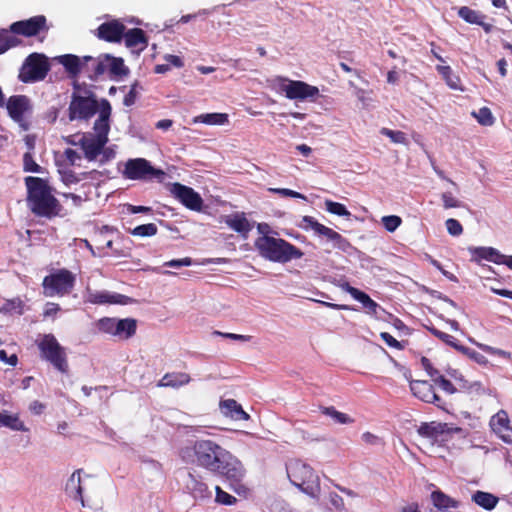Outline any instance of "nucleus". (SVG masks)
Returning <instances> with one entry per match:
<instances>
[{
  "label": "nucleus",
  "mask_w": 512,
  "mask_h": 512,
  "mask_svg": "<svg viewBox=\"0 0 512 512\" xmlns=\"http://www.w3.org/2000/svg\"><path fill=\"white\" fill-rule=\"evenodd\" d=\"M180 456L185 462H195L198 466L239 482L244 476L241 462L228 450L209 439L194 441L191 447L181 449Z\"/></svg>",
  "instance_id": "nucleus-1"
},
{
  "label": "nucleus",
  "mask_w": 512,
  "mask_h": 512,
  "mask_svg": "<svg viewBox=\"0 0 512 512\" xmlns=\"http://www.w3.org/2000/svg\"><path fill=\"white\" fill-rule=\"evenodd\" d=\"M27 203L31 212L37 217L52 219L60 215L62 205L52 194L48 182L39 177L25 178Z\"/></svg>",
  "instance_id": "nucleus-2"
},
{
  "label": "nucleus",
  "mask_w": 512,
  "mask_h": 512,
  "mask_svg": "<svg viewBox=\"0 0 512 512\" xmlns=\"http://www.w3.org/2000/svg\"><path fill=\"white\" fill-rule=\"evenodd\" d=\"M111 105L107 99L101 100V108L99 117L93 125V132L81 133L78 140L80 147L84 153V157L88 161H95L101 154L103 147L109 141L108 134L110 131V115Z\"/></svg>",
  "instance_id": "nucleus-3"
},
{
  "label": "nucleus",
  "mask_w": 512,
  "mask_h": 512,
  "mask_svg": "<svg viewBox=\"0 0 512 512\" xmlns=\"http://www.w3.org/2000/svg\"><path fill=\"white\" fill-rule=\"evenodd\" d=\"M254 245L261 257L275 263L284 264L304 255L301 249L290 242L269 235L258 237Z\"/></svg>",
  "instance_id": "nucleus-4"
},
{
  "label": "nucleus",
  "mask_w": 512,
  "mask_h": 512,
  "mask_svg": "<svg viewBox=\"0 0 512 512\" xmlns=\"http://www.w3.org/2000/svg\"><path fill=\"white\" fill-rule=\"evenodd\" d=\"M74 91L71 95V101L68 107V118L74 120H89L101 108L95 94L88 89H82L77 82L73 84Z\"/></svg>",
  "instance_id": "nucleus-5"
},
{
  "label": "nucleus",
  "mask_w": 512,
  "mask_h": 512,
  "mask_svg": "<svg viewBox=\"0 0 512 512\" xmlns=\"http://www.w3.org/2000/svg\"><path fill=\"white\" fill-rule=\"evenodd\" d=\"M286 469L288 478L294 486L311 497L318 496L320 480L311 466L299 459H295L288 463Z\"/></svg>",
  "instance_id": "nucleus-6"
},
{
  "label": "nucleus",
  "mask_w": 512,
  "mask_h": 512,
  "mask_svg": "<svg viewBox=\"0 0 512 512\" xmlns=\"http://www.w3.org/2000/svg\"><path fill=\"white\" fill-rule=\"evenodd\" d=\"M42 360L50 363L54 369L62 374L69 371L66 349L61 346L53 334H45L37 343Z\"/></svg>",
  "instance_id": "nucleus-7"
},
{
  "label": "nucleus",
  "mask_w": 512,
  "mask_h": 512,
  "mask_svg": "<svg viewBox=\"0 0 512 512\" xmlns=\"http://www.w3.org/2000/svg\"><path fill=\"white\" fill-rule=\"evenodd\" d=\"M76 284V275L66 268L57 269L46 275L42 282L44 294L49 297L69 295Z\"/></svg>",
  "instance_id": "nucleus-8"
},
{
  "label": "nucleus",
  "mask_w": 512,
  "mask_h": 512,
  "mask_svg": "<svg viewBox=\"0 0 512 512\" xmlns=\"http://www.w3.org/2000/svg\"><path fill=\"white\" fill-rule=\"evenodd\" d=\"M50 70L48 58L39 53L30 54L23 63L19 80L23 83H32L45 79Z\"/></svg>",
  "instance_id": "nucleus-9"
},
{
  "label": "nucleus",
  "mask_w": 512,
  "mask_h": 512,
  "mask_svg": "<svg viewBox=\"0 0 512 512\" xmlns=\"http://www.w3.org/2000/svg\"><path fill=\"white\" fill-rule=\"evenodd\" d=\"M124 176L130 180H153L162 182L166 176L160 168H155L145 158L129 159L124 168Z\"/></svg>",
  "instance_id": "nucleus-10"
},
{
  "label": "nucleus",
  "mask_w": 512,
  "mask_h": 512,
  "mask_svg": "<svg viewBox=\"0 0 512 512\" xmlns=\"http://www.w3.org/2000/svg\"><path fill=\"white\" fill-rule=\"evenodd\" d=\"M280 91L290 100H314L319 95V89L304 81L283 79Z\"/></svg>",
  "instance_id": "nucleus-11"
},
{
  "label": "nucleus",
  "mask_w": 512,
  "mask_h": 512,
  "mask_svg": "<svg viewBox=\"0 0 512 512\" xmlns=\"http://www.w3.org/2000/svg\"><path fill=\"white\" fill-rule=\"evenodd\" d=\"M302 222L306 224L304 226V229L310 228L316 234L326 237L329 241L333 243L334 248L339 249L343 252H347L352 247L351 243L340 233L319 223L314 217L304 216L302 218Z\"/></svg>",
  "instance_id": "nucleus-12"
},
{
  "label": "nucleus",
  "mask_w": 512,
  "mask_h": 512,
  "mask_svg": "<svg viewBox=\"0 0 512 512\" xmlns=\"http://www.w3.org/2000/svg\"><path fill=\"white\" fill-rule=\"evenodd\" d=\"M410 390L419 400L446 410V402L436 394L434 385L431 382L427 380H413L410 382Z\"/></svg>",
  "instance_id": "nucleus-13"
},
{
  "label": "nucleus",
  "mask_w": 512,
  "mask_h": 512,
  "mask_svg": "<svg viewBox=\"0 0 512 512\" xmlns=\"http://www.w3.org/2000/svg\"><path fill=\"white\" fill-rule=\"evenodd\" d=\"M47 20L44 15L33 16L27 20L16 21L10 25V31L16 35L33 37L41 31H47Z\"/></svg>",
  "instance_id": "nucleus-14"
},
{
  "label": "nucleus",
  "mask_w": 512,
  "mask_h": 512,
  "mask_svg": "<svg viewBox=\"0 0 512 512\" xmlns=\"http://www.w3.org/2000/svg\"><path fill=\"white\" fill-rule=\"evenodd\" d=\"M171 194L186 208L193 211H200L203 207V199L193 188L181 183H173L170 188Z\"/></svg>",
  "instance_id": "nucleus-15"
},
{
  "label": "nucleus",
  "mask_w": 512,
  "mask_h": 512,
  "mask_svg": "<svg viewBox=\"0 0 512 512\" xmlns=\"http://www.w3.org/2000/svg\"><path fill=\"white\" fill-rule=\"evenodd\" d=\"M86 302L95 305H128L135 302V300L129 296L109 292V291H98V290H87Z\"/></svg>",
  "instance_id": "nucleus-16"
},
{
  "label": "nucleus",
  "mask_w": 512,
  "mask_h": 512,
  "mask_svg": "<svg viewBox=\"0 0 512 512\" xmlns=\"http://www.w3.org/2000/svg\"><path fill=\"white\" fill-rule=\"evenodd\" d=\"M461 431L460 427H451L448 423L436 421L422 422L417 428V433L423 437L433 441H438L443 435H451Z\"/></svg>",
  "instance_id": "nucleus-17"
},
{
  "label": "nucleus",
  "mask_w": 512,
  "mask_h": 512,
  "mask_svg": "<svg viewBox=\"0 0 512 512\" xmlns=\"http://www.w3.org/2000/svg\"><path fill=\"white\" fill-rule=\"evenodd\" d=\"M489 425L492 431L506 444H512V427L508 413L501 409L494 414Z\"/></svg>",
  "instance_id": "nucleus-18"
},
{
  "label": "nucleus",
  "mask_w": 512,
  "mask_h": 512,
  "mask_svg": "<svg viewBox=\"0 0 512 512\" xmlns=\"http://www.w3.org/2000/svg\"><path fill=\"white\" fill-rule=\"evenodd\" d=\"M108 54H101L98 57H83V73L90 80L96 81L107 72Z\"/></svg>",
  "instance_id": "nucleus-19"
},
{
  "label": "nucleus",
  "mask_w": 512,
  "mask_h": 512,
  "mask_svg": "<svg viewBox=\"0 0 512 512\" xmlns=\"http://www.w3.org/2000/svg\"><path fill=\"white\" fill-rule=\"evenodd\" d=\"M126 27L119 20H111L102 23L97 28L96 36L106 42L117 43L123 38Z\"/></svg>",
  "instance_id": "nucleus-20"
},
{
  "label": "nucleus",
  "mask_w": 512,
  "mask_h": 512,
  "mask_svg": "<svg viewBox=\"0 0 512 512\" xmlns=\"http://www.w3.org/2000/svg\"><path fill=\"white\" fill-rule=\"evenodd\" d=\"M9 116L15 122H21L26 111L30 109L29 98L25 95L10 96L6 103Z\"/></svg>",
  "instance_id": "nucleus-21"
},
{
  "label": "nucleus",
  "mask_w": 512,
  "mask_h": 512,
  "mask_svg": "<svg viewBox=\"0 0 512 512\" xmlns=\"http://www.w3.org/2000/svg\"><path fill=\"white\" fill-rule=\"evenodd\" d=\"M123 38L126 47L138 54L144 51L148 45V38L141 28H132L124 31Z\"/></svg>",
  "instance_id": "nucleus-22"
},
{
  "label": "nucleus",
  "mask_w": 512,
  "mask_h": 512,
  "mask_svg": "<svg viewBox=\"0 0 512 512\" xmlns=\"http://www.w3.org/2000/svg\"><path fill=\"white\" fill-rule=\"evenodd\" d=\"M471 261L480 264L482 260L501 265L502 253L493 247H470Z\"/></svg>",
  "instance_id": "nucleus-23"
},
{
  "label": "nucleus",
  "mask_w": 512,
  "mask_h": 512,
  "mask_svg": "<svg viewBox=\"0 0 512 512\" xmlns=\"http://www.w3.org/2000/svg\"><path fill=\"white\" fill-rule=\"evenodd\" d=\"M186 488L195 499H206L211 497V491L207 484L203 482L200 476H196L193 473L188 474Z\"/></svg>",
  "instance_id": "nucleus-24"
},
{
  "label": "nucleus",
  "mask_w": 512,
  "mask_h": 512,
  "mask_svg": "<svg viewBox=\"0 0 512 512\" xmlns=\"http://www.w3.org/2000/svg\"><path fill=\"white\" fill-rule=\"evenodd\" d=\"M114 337L119 340H128L132 338L137 331V320L134 318L117 319L115 322Z\"/></svg>",
  "instance_id": "nucleus-25"
},
{
  "label": "nucleus",
  "mask_w": 512,
  "mask_h": 512,
  "mask_svg": "<svg viewBox=\"0 0 512 512\" xmlns=\"http://www.w3.org/2000/svg\"><path fill=\"white\" fill-rule=\"evenodd\" d=\"M81 471V469H78L75 472H73V474L66 483L65 491L70 498L76 501H80L82 506L85 507V502L83 498V486L81 484L80 477Z\"/></svg>",
  "instance_id": "nucleus-26"
},
{
  "label": "nucleus",
  "mask_w": 512,
  "mask_h": 512,
  "mask_svg": "<svg viewBox=\"0 0 512 512\" xmlns=\"http://www.w3.org/2000/svg\"><path fill=\"white\" fill-rule=\"evenodd\" d=\"M433 506L439 511H447L449 509H456L460 506V502L449 495L445 494L440 489L432 491L430 495Z\"/></svg>",
  "instance_id": "nucleus-27"
},
{
  "label": "nucleus",
  "mask_w": 512,
  "mask_h": 512,
  "mask_svg": "<svg viewBox=\"0 0 512 512\" xmlns=\"http://www.w3.org/2000/svg\"><path fill=\"white\" fill-rule=\"evenodd\" d=\"M221 412L230 417L233 420H248L250 418L249 414L246 413L242 406L237 403L234 399H226L220 402Z\"/></svg>",
  "instance_id": "nucleus-28"
},
{
  "label": "nucleus",
  "mask_w": 512,
  "mask_h": 512,
  "mask_svg": "<svg viewBox=\"0 0 512 512\" xmlns=\"http://www.w3.org/2000/svg\"><path fill=\"white\" fill-rule=\"evenodd\" d=\"M191 381L189 374L184 372H170L166 373L157 383V387H171L179 388L188 384Z\"/></svg>",
  "instance_id": "nucleus-29"
},
{
  "label": "nucleus",
  "mask_w": 512,
  "mask_h": 512,
  "mask_svg": "<svg viewBox=\"0 0 512 512\" xmlns=\"http://www.w3.org/2000/svg\"><path fill=\"white\" fill-rule=\"evenodd\" d=\"M57 60L62 64L65 70L72 76H77L83 72V57L74 54H65L57 57Z\"/></svg>",
  "instance_id": "nucleus-30"
},
{
  "label": "nucleus",
  "mask_w": 512,
  "mask_h": 512,
  "mask_svg": "<svg viewBox=\"0 0 512 512\" xmlns=\"http://www.w3.org/2000/svg\"><path fill=\"white\" fill-rule=\"evenodd\" d=\"M107 72L111 79H116L127 76L130 70L124 64V60L121 57H114L108 54Z\"/></svg>",
  "instance_id": "nucleus-31"
},
{
  "label": "nucleus",
  "mask_w": 512,
  "mask_h": 512,
  "mask_svg": "<svg viewBox=\"0 0 512 512\" xmlns=\"http://www.w3.org/2000/svg\"><path fill=\"white\" fill-rule=\"evenodd\" d=\"M472 501L485 510H493L499 502V498L492 493L476 491L472 494Z\"/></svg>",
  "instance_id": "nucleus-32"
},
{
  "label": "nucleus",
  "mask_w": 512,
  "mask_h": 512,
  "mask_svg": "<svg viewBox=\"0 0 512 512\" xmlns=\"http://www.w3.org/2000/svg\"><path fill=\"white\" fill-rule=\"evenodd\" d=\"M193 123H203L206 125H225L229 123V116L227 113H206L194 117Z\"/></svg>",
  "instance_id": "nucleus-33"
},
{
  "label": "nucleus",
  "mask_w": 512,
  "mask_h": 512,
  "mask_svg": "<svg viewBox=\"0 0 512 512\" xmlns=\"http://www.w3.org/2000/svg\"><path fill=\"white\" fill-rule=\"evenodd\" d=\"M0 427H7L14 431H28V428L25 424L20 420L17 414L10 415L7 412H0Z\"/></svg>",
  "instance_id": "nucleus-34"
},
{
  "label": "nucleus",
  "mask_w": 512,
  "mask_h": 512,
  "mask_svg": "<svg viewBox=\"0 0 512 512\" xmlns=\"http://www.w3.org/2000/svg\"><path fill=\"white\" fill-rule=\"evenodd\" d=\"M226 224L234 231L243 235H247L248 232L251 230V225L247 218L245 217L244 213L236 214L233 215L232 217H229L226 220Z\"/></svg>",
  "instance_id": "nucleus-35"
},
{
  "label": "nucleus",
  "mask_w": 512,
  "mask_h": 512,
  "mask_svg": "<svg viewBox=\"0 0 512 512\" xmlns=\"http://www.w3.org/2000/svg\"><path fill=\"white\" fill-rule=\"evenodd\" d=\"M25 303L20 297L8 299L0 307V314L3 315H22L24 313Z\"/></svg>",
  "instance_id": "nucleus-36"
},
{
  "label": "nucleus",
  "mask_w": 512,
  "mask_h": 512,
  "mask_svg": "<svg viewBox=\"0 0 512 512\" xmlns=\"http://www.w3.org/2000/svg\"><path fill=\"white\" fill-rule=\"evenodd\" d=\"M22 41L9 29H0V54L17 47Z\"/></svg>",
  "instance_id": "nucleus-37"
},
{
  "label": "nucleus",
  "mask_w": 512,
  "mask_h": 512,
  "mask_svg": "<svg viewBox=\"0 0 512 512\" xmlns=\"http://www.w3.org/2000/svg\"><path fill=\"white\" fill-rule=\"evenodd\" d=\"M425 328L433 335L435 336L436 338H438L440 341H442L443 343H445L446 345L454 348L455 350L457 351H460V346H462L461 344H459L458 340L453 337L452 335L450 334H447L445 332H442L440 331L439 329H437L435 326L433 325H425Z\"/></svg>",
  "instance_id": "nucleus-38"
},
{
  "label": "nucleus",
  "mask_w": 512,
  "mask_h": 512,
  "mask_svg": "<svg viewBox=\"0 0 512 512\" xmlns=\"http://www.w3.org/2000/svg\"><path fill=\"white\" fill-rule=\"evenodd\" d=\"M458 16L469 24H478L480 19H485L486 16L480 14L478 11L471 9L468 6H462L458 9Z\"/></svg>",
  "instance_id": "nucleus-39"
},
{
  "label": "nucleus",
  "mask_w": 512,
  "mask_h": 512,
  "mask_svg": "<svg viewBox=\"0 0 512 512\" xmlns=\"http://www.w3.org/2000/svg\"><path fill=\"white\" fill-rule=\"evenodd\" d=\"M115 322L116 318L114 317H102L98 319L94 325L98 332L108 334L114 337Z\"/></svg>",
  "instance_id": "nucleus-40"
},
{
  "label": "nucleus",
  "mask_w": 512,
  "mask_h": 512,
  "mask_svg": "<svg viewBox=\"0 0 512 512\" xmlns=\"http://www.w3.org/2000/svg\"><path fill=\"white\" fill-rule=\"evenodd\" d=\"M128 232L137 237H151L157 234L158 228L154 223H147L129 229Z\"/></svg>",
  "instance_id": "nucleus-41"
},
{
  "label": "nucleus",
  "mask_w": 512,
  "mask_h": 512,
  "mask_svg": "<svg viewBox=\"0 0 512 512\" xmlns=\"http://www.w3.org/2000/svg\"><path fill=\"white\" fill-rule=\"evenodd\" d=\"M321 412L327 416L332 417L337 423L340 424H350L354 422V420L350 416L340 411H337L333 406L323 407L321 408Z\"/></svg>",
  "instance_id": "nucleus-42"
},
{
  "label": "nucleus",
  "mask_w": 512,
  "mask_h": 512,
  "mask_svg": "<svg viewBox=\"0 0 512 512\" xmlns=\"http://www.w3.org/2000/svg\"><path fill=\"white\" fill-rule=\"evenodd\" d=\"M472 115L482 126H492L495 122V118L488 107H482L478 112H472Z\"/></svg>",
  "instance_id": "nucleus-43"
},
{
  "label": "nucleus",
  "mask_w": 512,
  "mask_h": 512,
  "mask_svg": "<svg viewBox=\"0 0 512 512\" xmlns=\"http://www.w3.org/2000/svg\"><path fill=\"white\" fill-rule=\"evenodd\" d=\"M380 133L386 137H388L393 143L396 144H407V137L403 131L400 130H391L389 128L383 127L380 130Z\"/></svg>",
  "instance_id": "nucleus-44"
},
{
  "label": "nucleus",
  "mask_w": 512,
  "mask_h": 512,
  "mask_svg": "<svg viewBox=\"0 0 512 512\" xmlns=\"http://www.w3.org/2000/svg\"><path fill=\"white\" fill-rule=\"evenodd\" d=\"M325 206L328 212L338 216H350V212L347 210L345 205L332 200H326Z\"/></svg>",
  "instance_id": "nucleus-45"
},
{
  "label": "nucleus",
  "mask_w": 512,
  "mask_h": 512,
  "mask_svg": "<svg viewBox=\"0 0 512 512\" xmlns=\"http://www.w3.org/2000/svg\"><path fill=\"white\" fill-rule=\"evenodd\" d=\"M23 169L25 172L41 173L42 168L35 162L30 151L23 155Z\"/></svg>",
  "instance_id": "nucleus-46"
},
{
  "label": "nucleus",
  "mask_w": 512,
  "mask_h": 512,
  "mask_svg": "<svg viewBox=\"0 0 512 512\" xmlns=\"http://www.w3.org/2000/svg\"><path fill=\"white\" fill-rule=\"evenodd\" d=\"M459 348H460L459 352L468 356L470 359H472L476 363H478L480 365H486L488 363L487 358L483 354H481L473 349H470L469 347H466L464 345L460 346Z\"/></svg>",
  "instance_id": "nucleus-47"
},
{
  "label": "nucleus",
  "mask_w": 512,
  "mask_h": 512,
  "mask_svg": "<svg viewBox=\"0 0 512 512\" xmlns=\"http://www.w3.org/2000/svg\"><path fill=\"white\" fill-rule=\"evenodd\" d=\"M138 89H142L138 81H135L131 87L129 92L125 95L123 99V104L127 107L132 106L135 104L137 96H138Z\"/></svg>",
  "instance_id": "nucleus-48"
},
{
  "label": "nucleus",
  "mask_w": 512,
  "mask_h": 512,
  "mask_svg": "<svg viewBox=\"0 0 512 512\" xmlns=\"http://www.w3.org/2000/svg\"><path fill=\"white\" fill-rule=\"evenodd\" d=\"M402 223V219L396 215L384 216L382 218V224L385 229L389 232H394Z\"/></svg>",
  "instance_id": "nucleus-49"
},
{
  "label": "nucleus",
  "mask_w": 512,
  "mask_h": 512,
  "mask_svg": "<svg viewBox=\"0 0 512 512\" xmlns=\"http://www.w3.org/2000/svg\"><path fill=\"white\" fill-rule=\"evenodd\" d=\"M216 502L223 505H233L237 502L236 497L230 495L229 493L223 491L219 486H216Z\"/></svg>",
  "instance_id": "nucleus-50"
},
{
  "label": "nucleus",
  "mask_w": 512,
  "mask_h": 512,
  "mask_svg": "<svg viewBox=\"0 0 512 512\" xmlns=\"http://www.w3.org/2000/svg\"><path fill=\"white\" fill-rule=\"evenodd\" d=\"M359 301L364 308H366L371 313H376L378 304L370 298L368 294L362 291V293L359 295V297L356 299Z\"/></svg>",
  "instance_id": "nucleus-51"
},
{
  "label": "nucleus",
  "mask_w": 512,
  "mask_h": 512,
  "mask_svg": "<svg viewBox=\"0 0 512 512\" xmlns=\"http://www.w3.org/2000/svg\"><path fill=\"white\" fill-rule=\"evenodd\" d=\"M445 226L448 233L452 236H459L463 233V227L461 223L454 218L447 219L445 222Z\"/></svg>",
  "instance_id": "nucleus-52"
},
{
  "label": "nucleus",
  "mask_w": 512,
  "mask_h": 512,
  "mask_svg": "<svg viewBox=\"0 0 512 512\" xmlns=\"http://www.w3.org/2000/svg\"><path fill=\"white\" fill-rule=\"evenodd\" d=\"M478 347L490 354V355H495V356H499V357H502V358H506V359H510L511 358V353L508 352V351H505V350H502V349H499V348H495V347H492V346H489V345H486V344H478Z\"/></svg>",
  "instance_id": "nucleus-53"
},
{
  "label": "nucleus",
  "mask_w": 512,
  "mask_h": 512,
  "mask_svg": "<svg viewBox=\"0 0 512 512\" xmlns=\"http://www.w3.org/2000/svg\"><path fill=\"white\" fill-rule=\"evenodd\" d=\"M434 384L438 385L444 392L448 394H454L457 391L453 383L446 379L444 376L435 378Z\"/></svg>",
  "instance_id": "nucleus-54"
},
{
  "label": "nucleus",
  "mask_w": 512,
  "mask_h": 512,
  "mask_svg": "<svg viewBox=\"0 0 512 512\" xmlns=\"http://www.w3.org/2000/svg\"><path fill=\"white\" fill-rule=\"evenodd\" d=\"M441 199L445 209L458 208L462 206L461 201L455 198L450 192L443 193Z\"/></svg>",
  "instance_id": "nucleus-55"
},
{
  "label": "nucleus",
  "mask_w": 512,
  "mask_h": 512,
  "mask_svg": "<svg viewBox=\"0 0 512 512\" xmlns=\"http://www.w3.org/2000/svg\"><path fill=\"white\" fill-rule=\"evenodd\" d=\"M467 390L470 394H474L477 396L491 395L492 393L491 389L484 387L480 382L471 383L467 387Z\"/></svg>",
  "instance_id": "nucleus-56"
},
{
  "label": "nucleus",
  "mask_w": 512,
  "mask_h": 512,
  "mask_svg": "<svg viewBox=\"0 0 512 512\" xmlns=\"http://www.w3.org/2000/svg\"><path fill=\"white\" fill-rule=\"evenodd\" d=\"M270 191L284 197L306 199V197L303 194L287 188H272L270 189Z\"/></svg>",
  "instance_id": "nucleus-57"
},
{
  "label": "nucleus",
  "mask_w": 512,
  "mask_h": 512,
  "mask_svg": "<svg viewBox=\"0 0 512 512\" xmlns=\"http://www.w3.org/2000/svg\"><path fill=\"white\" fill-rule=\"evenodd\" d=\"M438 73L446 80L447 84L453 88L456 89L457 85L454 82H450V76L452 75V69L450 66H443L438 65L436 67Z\"/></svg>",
  "instance_id": "nucleus-58"
},
{
  "label": "nucleus",
  "mask_w": 512,
  "mask_h": 512,
  "mask_svg": "<svg viewBox=\"0 0 512 512\" xmlns=\"http://www.w3.org/2000/svg\"><path fill=\"white\" fill-rule=\"evenodd\" d=\"M380 337L389 347H392V348H395L398 350H401L404 348V346L388 332H382L380 334Z\"/></svg>",
  "instance_id": "nucleus-59"
},
{
  "label": "nucleus",
  "mask_w": 512,
  "mask_h": 512,
  "mask_svg": "<svg viewBox=\"0 0 512 512\" xmlns=\"http://www.w3.org/2000/svg\"><path fill=\"white\" fill-rule=\"evenodd\" d=\"M215 335L235 340V341H242V342H249L252 339V336L250 335H241V334H235V333H224L220 331H214Z\"/></svg>",
  "instance_id": "nucleus-60"
},
{
  "label": "nucleus",
  "mask_w": 512,
  "mask_h": 512,
  "mask_svg": "<svg viewBox=\"0 0 512 512\" xmlns=\"http://www.w3.org/2000/svg\"><path fill=\"white\" fill-rule=\"evenodd\" d=\"M192 263H193V261L190 257H185L182 259H173V260L167 261L164 263V266L172 267V268H180L183 266H191Z\"/></svg>",
  "instance_id": "nucleus-61"
},
{
  "label": "nucleus",
  "mask_w": 512,
  "mask_h": 512,
  "mask_svg": "<svg viewBox=\"0 0 512 512\" xmlns=\"http://www.w3.org/2000/svg\"><path fill=\"white\" fill-rule=\"evenodd\" d=\"M62 180L65 184H76L80 181L75 172L71 169L63 170L61 172Z\"/></svg>",
  "instance_id": "nucleus-62"
},
{
  "label": "nucleus",
  "mask_w": 512,
  "mask_h": 512,
  "mask_svg": "<svg viewBox=\"0 0 512 512\" xmlns=\"http://www.w3.org/2000/svg\"><path fill=\"white\" fill-rule=\"evenodd\" d=\"M64 157H65L66 161L68 162V164L71 166H74L76 164V162L81 159L80 154L71 148H67L64 151Z\"/></svg>",
  "instance_id": "nucleus-63"
},
{
  "label": "nucleus",
  "mask_w": 512,
  "mask_h": 512,
  "mask_svg": "<svg viewBox=\"0 0 512 512\" xmlns=\"http://www.w3.org/2000/svg\"><path fill=\"white\" fill-rule=\"evenodd\" d=\"M99 157H100L99 162L101 164H105V163L109 162L110 160H112L113 158H115V151L113 150L112 147L104 146Z\"/></svg>",
  "instance_id": "nucleus-64"
}]
</instances>
